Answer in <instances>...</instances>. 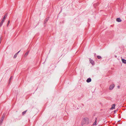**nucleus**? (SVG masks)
<instances>
[{"mask_svg": "<svg viewBox=\"0 0 126 126\" xmlns=\"http://www.w3.org/2000/svg\"><path fill=\"white\" fill-rule=\"evenodd\" d=\"M83 120L85 121V123H88L89 122V119L87 117L84 118Z\"/></svg>", "mask_w": 126, "mask_h": 126, "instance_id": "f257e3e1", "label": "nucleus"}, {"mask_svg": "<svg viewBox=\"0 0 126 126\" xmlns=\"http://www.w3.org/2000/svg\"><path fill=\"white\" fill-rule=\"evenodd\" d=\"M89 61L90 63L92 65H94V62L93 60L91 59V58H90Z\"/></svg>", "mask_w": 126, "mask_h": 126, "instance_id": "f03ea898", "label": "nucleus"}, {"mask_svg": "<svg viewBox=\"0 0 126 126\" xmlns=\"http://www.w3.org/2000/svg\"><path fill=\"white\" fill-rule=\"evenodd\" d=\"M114 85L113 84L111 85L109 87V90H112L114 87Z\"/></svg>", "mask_w": 126, "mask_h": 126, "instance_id": "7ed1b4c3", "label": "nucleus"}, {"mask_svg": "<svg viewBox=\"0 0 126 126\" xmlns=\"http://www.w3.org/2000/svg\"><path fill=\"white\" fill-rule=\"evenodd\" d=\"M5 117V115L4 114H3L2 115V117L1 119L0 120V122L2 123L3 121V119H4V117Z\"/></svg>", "mask_w": 126, "mask_h": 126, "instance_id": "20e7f679", "label": "nucleus"}, {"mask_svg": "<svg viewBox=\"0 0 126 126\" xmlns=\"http://www.w3.org/2000/svg\"><path fill=\"white\" fill-rule=\"evenodd\" d=\"M115 104H112V107L110 108V109L111 110H113L115 109Z\"/></svg>", "mask_w": 126, "mask_h": 126, "instance_id": "39448f33", "label": "nucleus"}, {"mask_svg": "<svg viewBox=\"0 0 126 126\" xmlns=\"http://www.w3.org/2000/svg\"><path fill=\"white\" fill-rule=\"evenodd\" d=\"M91 79L90 78H88L86 80V82L88 83H89V82H91Z\"/></svg>", "mask_w": 126, "mask_h": 126, "instance_id": "423d86ee", "label": "nucleus"}, {"mask_svg": "<svg viewBox=\"0 0 126 126\" xmlns=\"http://www.w3.org/2000/svg\"><path fill=\"white\" fill-rule=\"evenodd\" d=\"M48 19H49L48 18H47L45 19V20L44 22V24H45L46 23L47 21H48Z\"/></svg>", "mask_w": 126, "mask_h": 126, "instance_id": "0eeeda50", "label": "nucleus"}, {"mask_svg": "<svg viewBox=\"0 0 126 126\" xmlns=\"http://www.w3.org/2000/svg\"><path fill=\"white\" fill-rule=\"evenodd\" d=\"M29 51H27V52L25 53L24 55V56L25 57H26L27 55H28L29 52Z\"/></svg>", "mask_w": 126, "mask_h": 126, "instance_id": "6e6552de", "label": "nucleus"}, {"mask_svg": "<svg viewBox=\"0 0 126 126\" xmlns=\"http://www.w3.org/2000/svg\"><path fill=\"white\" fill-rule=\"evenodd\" d=\"M116 20L117 22H120L122 21L121 20V19L119 18H117L116 19Z\"/></svg>", "mask_w": 126, "mask_h": 126, "instance_id": "1a4fd4ad", "label": "nucleus"}, {"mask_svg": "<svg viewBox=\"0 0 126 126\" xmlns=\"http://www.w3.org/2000/svg\"><path fill=\"white\" fill-rule=\"evenodd\" d=\"M122 62L123 63H124L125 64H126V60L124 59H122Z\"/></svg>", "mask_w": 126, "mask_h": 126, "instance_id": "9d476101", "label": "nucleus"}, {"mask_svg": "<svg viewBox=\"0 0 126 126\" xmlns=\"http://www.w3.org/2000/svg\"><path fill=\"white\" fill-rule=\"evenodd\" d=\"M97 119V118H95V120L94 122V123L93 124V125H96V120Z\"/></svg>", "mask_w": 126, "mask_h": 126, "instance_id": "9b49d317", "label": "nucleus"}, {"mask_svg": "<svg viewBox=\"0 0 126 126\" xmlns=\"http://www.w3.org/2000/svg\"><path fill=\"white\" fill-rule=\"evenodd\" d=\"M4 21L3 20H2L0 24V27H1Z\"/></svg>", "mask_w": 126, "mask_h": 126, "instance_id": "f8f14e48", "label": "nucleus"}, {"mask_svg": "<svg viewBox=\"0 0 126 126\" xmlns=\"http://www.w3.org/2000/svg\"><path fill=\"white\" fill-rule=\"evenodd\" d=\"M27 110H25V111H23L22 113V115H24L26 113Z\"/></svg>", "mask_w": 126, "mask_h": 126, "instance_id": "ddd939ff", "label": "nucleus"}, {"mask_svg": "<svg viewBox=\"0 0 126 126\" xmlns=\"http://www.w3.org/2000/svg\"><path fill=\"white\" fill-rule=\"evenodd\" d=\"M12 78L13 77L12 76L11 77L9 80V83H10V81H11V80L12 79Z\"/></svg>", "mask_w": 126, "mask_h": 126, "instance_id": "4468645a", "label": "nucleus"}, {"mask_svg": "<svg viewBox=\"0 0 126 126\" xmlns=\"http://www.w3.org/2000/svg\"><path fill=\"white\" fill-rule=\"evenodd\" d=\"M10 23V20H9L8 21L7 23V27H8V25H9Z\"/></svg>", "mask_w": 126, "mask_h": 126, "instance_id": "2eb2a0df", "label": "nucleus"}, {"mask_svg": "<svg viewBox=\"0 0 126 126\" xmlns=\"http://www.w3.org/2000/svg\"><path fill=\"white\" fill-rule=\"evenodd\" d=\"M97 58L98 59H101V57L100 56H97Z\"/></svg>", "mask_w": 126, "mask_h": 126, "instance_id": "dca6fc26", "label": "nucleus"}, {"mask_svg": "<svg viewBox=\"0 0 126 126\" xmlns=\"http://www.w3.org/2000/svg\"><path fill=\"white\" fill-rule=\"evenodd\" d=\"M17 54H16H16H15L14 55V58H16V57H17Z\"/></svg>", "mask_w": 126, "mask_h": 126, "instance_id": "f3484780", "label": "nucleus"}, {"mask_svg": "<svg viewBox=\"0 0 126 126\" xmlns=\"http://www.w3.org/2000/svg\"><path fill=\"white\" fill-rule=\"evenodd\" d=\"M6 18V17L4 16L3 17L2 20H3V21H4L5 20Z\"/></svg>", "mask_w": 126, "mask_h": 126, "instance_id": "a211bd4d", "label": "nucleus"}, {"mask_svg": "<svg viewBox=\"0 0 126 126\" xmlns=\"http://www.w3.org/2000/svg\"><path fill=\"white\" fill-rule=\"evenodd\" d=\"M7 16V13H6L5 15L4 16V17H6Z\"/></svg>", "mask_w": 126, "mask_h": 126, "instance_id": "6ab92c4d", "label": "nucleus"}, {"mask_svg": "<svg viewBox=\"0 0 126 126\" xmlns=\"http://www.w3.org/2000/svg\"><path fill=\"white\" fill-rule=\"evenodd\" d=\"M2 39L1 38V37H0V44L1 42Z\"/></svg>", "mask_w": 126, "mask_h": 126, "instance_id": "aec40b11", "label": "nucleus"}, {"mask_svg": "<svg viewBox=\"0 0 126 126\" xmlns=\"http://www.w3.org/2000/svg\"><path fill=\"white\" fill-rule=\"evenodd\" d=\"M20 50L18 52H17V53H16V54H18V53H19V52H20Z\"/></svg>", "mask_w": 126, "mask_h": 126, "instance_id": "412c9836", "label": "nucleus"}, {"mask_svg": "<svg viewBox=\"0 0 126 126\" xmlns=\"http://www.w3.org/2000/svg\"><path fill=\"white\" fill-rule=\"evenodd\" d=\"M20 50L18 52H17V53H16V54H18V53H19V52H20Z\"/></svg>", "mask_w": 126, "mask_h": 126, "instance_id": "4be33fe9", "label": "nucleus"}, {"mask_svg": "<svg viewBox=\"0 0 126 126\" xmlns=\"http://www.w3.org/2000/svg\"><path fill=\"white\" fill-rule=\"evenodd\" d=\"M115 58H117V56L116 55H115Z\"/></svg>", "mask_w": 126, "mask_h": 126, "instance_id": "5701e85b", "label": "nucleus"}, {"mask_svg": "<svg viewBox=\"0 0 126 126\" xmlns=\"http://www.w3.org/2000/svg\"><path fill=\"white\" fill-rule=\"evenodd\" d=\"M118 88H119V87H119V86H118Z\"/></svg>", "mask_w": 126, "mask_h": 126, "instance_id": "b1692460", "label": "nucleus"}]
</instances>
